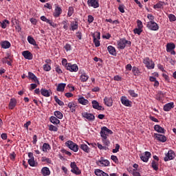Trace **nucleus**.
Instances as JSON below:
<instances>
[{"label": "nucleus", "mask_w": 176, "mask_h": 176, "mask_svg": "<svg viewBox=\"0 0 176 176\" xmlns=\"http://www.w3.org/2000/svg\"><path fill=\"white\" fill-rule=\"evenodd\" d=\"M126 45L130 47L131 46V41L126 40V38H120L117 41V47L123 50L126 47Z\"/></svg>", "instance_id": "nucleus-1"}, {"label": "nucleus", "mask_w": 176, "mask_h": 176, "mask_svg": "<svg viewBox=\"0 0 176 176\" xmlns=\"http://www.w3.org/2000/svg\"><path fill=\"white\" fill-rule=\"evenodd\" d=\"M65 145L69 149L73 151V152H78V151H79V146L72 140L67 141Z\"/></svg>", "instance_id": "nucleus-2"}, {"label": "nucleus", "mask_w": 176, "mask_h": 176, "mask_svg": "<svg viewBox=\"0 0 176 176\" xmlns=\"http://www.w3.org/2000/svg\"><path fill=\"white\" fill-rule=\"evenodd\" d=\"M71 167V173L73 174H75L76 175H80L82 174V171L80 169H79V167H78V165H76V162H71L70 164Z\"/></svg>", "instance_id": "nucleus-3"}, {"label": "nucleus", "mask_w": 176, "mask_h": 176, "mask_svg": "<svg viewBox=\"0 0 176 176\" xmlns=\"http://www.w3.org/2000/svg\"><path fill=\"white\" fill-rule=\"evenodd\" d=\"M146 27L151 31H158L159 30V25L154 22V21H150L147 23Z\"/></svg>", "instance_id": "nucleus-4"}, {"label": "nucleus", "mask_w": 176, "mask_h": 176, "mask_svg": "<svg viewBox=\"0 0 176 176\" xmlns=\"http://www.w3.org/2000/svg\"><path fill=\"white\" fill-rule=\"evenodd\" d=\"M143 63L148 69H153L155 68V63H153V60H151L148 57L144 58Z\"/></svg>", "instance_id": "nucleus-5"}, {"label": "nucleus", "mask_w": 176, "mask_h": 176, "mask_svg": "<svg viewBox=\"0 0 176 176\" xmlns=\"http://www.w3.org/2000/svg\"><path fill=\"white\" fill-rule=\"evenodd\" d=\"M175 158V152L173 150H169L167 153L165 154L164 158V162H169V160H174Z\"/></svg>", "instance_id": "nucleus-6"}, {"label": "nucleus", "mask_w": 176, "mask_h": 176, "mask_svg": "<svg viewBox=\"0 0 176 176\" xmlns=\"http://www.w3.org/2000/svg\"><path fill=\"white\" fill-rule=\"evenodd\" d=\"M113 134V132L111 131L109 129H107V126H102L100 131V136L101 137H108V135Z\"/></svg>", "instance_id": "nucleus-7"}, {"label": "nucleus", "mask_w": 176, "mask_h": 176, "mask_svg": "<svg viewBox=\"0 0 176 176\" xmlns=\"http://www.w3.org/2000/svg\"><path fill=\"white\" fill-rule=\"evenodd\" d=\"M61 13H63V9H61V7H60L58 5L55 4V10L53 13L54 17L57 19L58 17H60L61 15Z\"/></svg>", "instance_id": "nucleus-8"}, {"label": "nucleus", "mask_w": 176, "mask_h": 176, "mask_svg": "<svg viewBox=\"0 0 176 176\" xmlns=\"http://www.w3.org/2000/svg\"><path fill=\"white\" fill-rule=\"evenodd\" d=\"M152 156V154H151V152L146 151L144 154H142L140 155V159L142 160V162H144V163H148V161L149 160V157Z\"/></svg>", "instance_id": "nucleus-9"}, {"label": "nucleus", "mask_w": 176, "mask_h": 176, "mask_svg": "<svg viewBox=\"0 0 176 176\" xmlns=\"http://www.w3.org/2000/svg\"><path fill=\"white\" fill-rule=\"evenodd\" d=\"M66 69L70 72H78L79 67H78V65L76 64L72 65V63H68Z\"/></svg>", "instance_id": "nucleus-10"}, {"label": "nucleus", "mask_w": 176, "mask_h": 176, "mask_svg": "<svg viewBox=\"0 0 176 176\" xmlns=\"http://www.w3.org/2000/svg\"><path fill=\"white\" fill-rule=\"evenodd\" d=\"M91 104H92V108H94V109H97L98 111L105 110V109L102 106H100V103H98L96 100H92Z\"/></svg>", "instance_id": "nucleus-11"}, {"label": "nucleus", "mask_w": 176, "mask_h": 176, "mask_svg": "<svg viewBox=\"0 0 176 176\" xmlns=\"http://www.w3.org/2000/svg\"><path fill=\"white\" fill-rule=\"evenodd\" d=\"M12 56L8 54V56L1 59L3 64H8V65L12 66Z\"/></svg>", "instance_id": "nucleus-12"}, {"label": "nucleus", "mask_w": 176, "mask_h": 176, "mask_svg": "<svg viewBox=\"0 0 176 176\" xmlns=\"http://www.w3.org/2000/svg\"><path fill=\"white\" fill-rule=\"evenodd\" d=\"M120 101L122 105H124V107H131V101L127 99V97L122 96L120 98Z\"/></svg>", "instance_id": "nucleus-13"}, {"label": "nucleus", "mask_w": 176, "mask_h": 176, "mask_svg": "<svg viewBox=\"0 0 176 176\" xmlns=\"http://www.w3.org/2000/svg\"><path fill=\"white\" fill-rule=\"evenodd\" d=\"M99 166H104L105 167L109 166L110 163L108 160H104V157H100V160L96 162Z\"/></svg>", "instance_id": "nucleus-14"}, {"label": "nucleus", "mask_w": 176, "mask_h": 176, "mask_svg": "<svg viewBox=\"0 0 176 176\" xmlns=\"http://www.w3.org/2000/svg\"><path fill=\"white\" fill-rule=\"evenodd\" d=\"M22 56L26 60H32V58H34L32 54L30 51H28V50L23 51L22 52Z\"/></svg>", "instance_id": "nucleus-15"}, {"label": "nucleus", "mask_w": 176, "mask_h": 176, "mask_svg": "<svg viewBox=\"0 0 176 176\" xmlns=\"http://www.w3.org/2000/svg\"><path fill=\"white\" fill-rule=\"evenodd\" d=\"M104 105H107V107H112V105H113V100H112V98L105 96L104 98Z\"/></svg>", "instance_id": "nucleus-16"}, {"label": "nucleus", "mask_w": 176, "mask_h": 176, "mask_svg": "<svg viewBox=\"0 0 176 176\" xmlns=\"http://www.w3.org/2000/svg\"><path fill=\"white\" fill-rule=\"evenodd\" d=\"M173 108H174V102H170L164 105L163 109L165 112H170V110Z\"/></svg>", "instance_id": "nucleus-17"}, {"label": "nucleus", "mask_w": 176, "mask_h": 176, "mask_svg": "<svg viewBox=\"0 0 176 176\" xmlns=\"http://www.w3.org/2000/svg\"><path fill=\"white\" fill-rule=\"evenodd\" d=\"M82 115V118L87 119V120H89L90 122L96 119V116H94L93 113H83Z\"/></svg>", "instance_id": "nucleus-18"}, {"label": "nucleus", "mask_w": 176, "mask_h": 176, "mask_svg": "<svg viewBox=\"0 0 176 176\" xmlns=\"http://www.w3.org/2000/svg\"><path fill=\"white\" fill-rule=\"evenodd\" d=\"M68 108H69L71 112L74 113V112L76 111V107L78 105H76V103L75 102H70L67 104Z\"/></svg>", "instance_id": "nucleus-19"}, {"label": "nucleus", "mask_w": 176, "mask_h": 176, "mask_svg": "<svg viewBox=\"0 0 176 176\" xmlns=\"http://www.w3.org/2000/svg\"><path fill=\"white\" fill-rule=\"evenodd\" d=\"M16 105H17V100H16L14 98H11L8 106L9 109H14Z\"/></svg>", "instance_id": "nucleus-20"}, {"label": "nucleus", "mask_w": 176, "mask_h": 176, "mask_svg": "<svg viewBox=\"0 0 176 176\" xmlns=\"http://www.w3.org/2000/svg\"><path fill=\"white\" fill-rule=\"evenodd\" d=\"M43 176H49L51 174L50 169L47 167H43L41 170Z\"/></svg>", "instance_id": "nucleus-21"}, {"label": "nucleus", "mask_w": 176, "mask_h": 176, "mask_svg": "<svg viewBox=\"0 0 176 176\" xmlns=\"http://www.w3.org/2000/svg\"><path fill=\"white\" fill-rule=\"evenodd\" d=\"M87 3L89 6L94 8V9H97L100 6V3L97 1H87Z\"/></svg>", "instance_id": "nucleus-22"}, {"label": "nucleus", "mask_w": 176, "mask_h": 176, "mask_svg": "<svg viewBox=\"0 0 176 176\" xmlns=\"http://www.w3.org/2000/svg\"><path fill=\"white\" fill-rule=\"evenodd\" d=\"M79 147L83 151V152H85V153H89L90 152V148L87 144L82 143L80 144Z\"/></svg>", "instance_id": "nucleus-23"}, {"label": "nucleus", "mask_w": 176, "mask_h": 176, "mask_svg": "<svg viewBox=\"0 0 176 176\" xmlns=\"http://www.w3.org/2000/svg\"><path fill=\"white\" fill-rule=\"evenodd\" d=\"M175 49V44L174 43H169L166 44V52L167 53H170L173 52Z\"/></svg>", "instance_id": "nucleus-24"}, {"label": "nucleus", "mask_w": 176, "mask_h": 176, "mask_svg": "<svg viewBox=\"0 0 176 176\" xmlns=\"http://www.w3.org/2000/svg\"><path fill=\"white\" fill-rule=\"evenodd\" d=\"M28 42L30 45H33V46H36L37 49H39V47H38V44H36V41H35V39H34V37H32V36H28Z\"/></svg>", "instance_id": "nucleus-25"}, {"label": "nucleus", "mask_w": 176, "mask_h": 176, "mask_svg": "<svg viewBox=\"0 0 176 176\" xmlns=\"http://www.w3.org/2000/svg\"><path fill=\"white\" fill-rule=\"evenodd\" d=\"M154 130L157 133H161L162 134H164L166 133V130L159 124L154 126Z\"/></svg>", "instance_id": "nucleus-26"}, {"label": "nucleus", "mask_w": 176, "mask_h": 176, "mask_svg": "<svg viewBox=\"0 0 176 176\" xmlns=\"http://www.w3.org/2000/svg\"><path fill=\"white\" fill-rule=\"evenodd\" d=\"M155 135L156 136L157 140L160 141V142H166V141H167V138H166L164 135L155 133Z\"/></svg>", "instance_id": "nucleus-27"}, {"label": "nucleus", "mask_w": 176, "mask_h": 176, "mask_svg": "<svg viewBox=\"0 0 176 176\" xmlns=\"http://www.w3.org/2000/svg\"><path fill=\"white\" fill-rule=\"evenodd\" d=\"M164 5H167V3L164 1H160L153 6V9H155V10H157V9H162Z\"/></svg>", "instance_id": "nucleus-28"}, {"label": "nucleus", "mask_w": 176, "mask_h": 176, "mask_svg": "<svg viewBox=\"0 0 176 176\" xmlns=\"http://www.w3.org/2000/svg\"><path fill=\"white\" fill-rule=\"evenodd\" d=\"M107 50L109 53V54H111V56H116V49H115V47L112 45H109L107 47Z\"/></svg>", "instance_id": "nucleus-29"}, {"label": "nucleus", "mask_w": 176, "mask_h": 176, "mask_svg": "<svg viewBox=\"0 0 176 176\" xmlns=\"http://www.w3.org/2000/svg\"><path fill=\"white\" fill-rule=\"evenodd\" d=\"M79 104L81 105H89V100L87 99H85L83 97H80L78 99Z\"/></svg>", "instance_id": "nucleus-30"}, {"label": "nucleus", "mask_w": 176, "mask_h": 176, "mask_svg": "<svg viewBox=\"0 0 176 176\" xmlns=\"http://www.w3.org/2000/svg\"><path fill=\"white\" fill-rule=\"evenodd\" d=\"M42 151L43 152H47V151H50L52 149V146H50V144L48 143H44L42 146Z\"/></svg>", "instance_id": "nucleus-31"}, {"label": "nucleus", "mask_w": 176, "mask_h": 176, "mask_svg": "<svg viewBox=\"0 0 176 176\" xmlns=\"http://www.w3.org/2000/svg\"><path fill=\"white\" fill-rule=\"evenodd\" d=\"M70 25H71V28H70L71 31H75L76 30H78V21H72Z\"/></svg>", "instance_id": "nucleus-32"}, {"label": "nucleus", "mask_w": 176, "mask_h": 176, "mask_svg": "<svg viewBox=\"0 0 176 176\" xmlns=\"http://www.w3.org/2000/svg\"><path fill=\"white\" fill-rule=\"evenodd\" d=\"M41 94L44 97H50V91H49V90H47L46 89L42 88L41 89Z\"/></svg>", "instance_id": "nucleus-33"}, {"label": "nucleus", "mask_w": 176, "mask_h": 176, "mask_svg": "<svg viewBox=\"0 0 176 176\" xmlns=\"http://www.w3.org/2000/svg\"><path fill=\"white\" fill-rule=\"evenodd\" d=\"M50 120L53 124H60V120L57 117L51 116Z\"/></svg>", "instance_id": "nucleus-34"}, {"label": "nucleus", "mask_w": 176, "mask_h": 176, "mask_svg": "<svg viewBox=\"0 0 176 176\" xmlns=\"http://www.w3.org/2000/svg\"><path fill=\"white\" fill-rule=\"evenodd\" d=\"M151 167L155 170V171H157V170H159V162L153 160L151 162Z\"/></svg>", "instance_id": "nucleus-35"}, {"label": "nucleus", "mask_w": 176, "mask_h": 176, "mask_svg": "<svg viewBox=\"0 0 176 176\" xmlns=\"http://www.w3.org/2000/svg\"><path fill=\"white\" fill-rule=\"evenodd\" d=\"M10 46H11L10 42L8 41H5L1 43V47L3 49H9Z\"/></svg>", "instance_id": "nucleus-36"}, {"label": "nucleus", "mask_w": 176, "mask_h": 176, "mask_svg": "<svg viewBox=\"0 0 176 176\" xmlns=\"http://www.w3.org/2000/svg\"><path fill=\"white\" fill-rule=\"evenodd\" d=\"M102 142L104 143V145H106V146H109V144H111L109 140H108V137L107 136H102Z\"/></svg>", "instance_id": "nucleus-37"}, {"label": "nucleus", "mask_w": 176, "mask_h": 176, "mask_svg": "<svg viewBox=\"0 0 176 176\" xmlns=\"http://www.w3.org/2000/svg\"><path fill=\"white\" fill-rule=\"evenodd\" d=\"M65 86H67V84L65 83H60L58 85L57 87V91H63L65 89Z\"/></svg>", "instance_id": "nucleus-38"}, {"label": "nucleus", "mask_w": 176, "mask_h": 176, "mask_svg": "<svg viewBox=\"0 0 176 176\" xmlns=\"http://www.w3.org/2000/svg\"><path fill=\"white\" fill-rule=\"evenodd\" d=\"M9 24H10V22L8 21V19H6L1 22V28L4 29L6 28V27L9 26Z\"/></svg>", "instance_id": "nucleus-39"}, {"label": "nucleus", "mask_w": 176, "mask_h": 176, "mask_svg": "<svg viewBox=\"0 0 176 176\" xmlns=\"http://www.w3.org/2000/svg\"><path fill=\"white\" fill-rule=\"evenodd\" d=\"M80 80L81 82H87L89 80V76L86 73H82L80 76Z\"/></svg>", "instance_id": "nucleus-40"}, {"label": "nucleus", "mask_w": 176, "mask_h": 176, "mask_svg": "<svg viewBox=\"0 0 176 176\" xmlns=\"http://www.w3.org/2000/svg\"><path fill=\"white\" fill-rule=\"evenodd\" d=\"M54 116H56V118H57L58 119H63V113H61V111H56L54 113Z\"/></svg>", "instance_id": "nucleus-41"}, {"label": "nucleus", "mask_w": 176, "mask_h": 176, "mask_svg": "<svg viewBox=\"0 0 176 176\" xmlns=\"http://www.w3.org/2000/svg\"><path fill=\"white\" fill-rule=\"evenodd\" d=\"M75 13V10L74 9V7L70 6L68 8V12H67V17H71Z\"/></svg>", "instance_id": "nucleus-42"}, {"label": "nucleus", "mask_w": 176, "mask_h": 176, "mask_svg": "<svg viewBox=\"0 0 176 176\" xmlns=\"http://www.w3.org/2000/svg\"><path fill=\"white\" fill-rule=\"evenodd\" d=\"M129 94L131 96V97H133L134 98L138 97V94L135 93V91L133 89H129L128 91Z\"/></svg>", "instance_id": "nucleus-43"}, {"label": "nucleus", "mask_w": 176, "mask_h": 176, "mask_svg": "<svg viewBox=\"0 0 176 176\" xmlns=\"http://www.w3.org/2000/svg\"><path fill=\"white\" fill-rule=\"evenodd\" d=\"M28 164L30 166V167H36V164L35 163V158H33L32 160H28Z\"/></svg>", "instance_id": "nucleus-44"}, {"label": "nucleus", "mask_w": 176, "mask_h": 176, "mask_svg": "<svg viewBox=\"0 0 176 176\" xmlns=\"http://www.w3.org/2000/svg\"><path fill=\"white\" fill-rule=\"evenodd\" d=\"M132 72L135 76H137L140 74V69L137 67L134 66L132 67Z\"/></svg>", "instance_id": "nucleus-45"}, {"label": "nucleus", "mask_w": 176, "mask_h": 176, "mask_svg": "<svg viewBox=\"0 0 176 176\" xmlns=\"http://www.w3.org/2000/svg\"><path fill=\"white\" fill-rule=\"evenodd\" d=\"M168 17L169 21H170V23L176 21V16H175V15H174L173 14H169L168 15Z\"/></svg>", "instance_id": "nucleus-46"}, {"label": "nucleus", "mask_w": 176, "mask_h": 176, "mask_svg": "<svg viewBox=\"0 0 176 176\" xmlns=\"http://www.w3.org/2000/svg\"><path fill=\"white\" fill-rule=\"evenodd\" d=\"M54 98L56 102H57L60 105V107H63V105H64V102L58 99V97L57 96H55Z\"/></svg>", "instance_id": "nucleus-47"}, {"label": "nucleus", "mask_w": 176, "mask_h": 176, "mask_svg": "<svg viewBox=\"0 0 176 176\" xmlns=\"http://www.w3.org/2000/svg\"><path fill=\"white\" fill-rule=\"evenodd\" d=\"M94 38V43L96 46V47H99L100 46V41L98 39H97V37H96V36H93Z\"/></svg>", "instance_id": "nucleus-48"}, {"label": "nucleus", "mask_w": 176, "mask_h": 176, "mask_svg": "<svg viewBox=\"0 0 176 176\" xmlns=\"http://www.w3.org/2000/svg\"><path fill=\"white\" fill-rule=\"evenodd\" d=\"M49 131H58V128H57V126L53 125V124H51L49 126Z\"/></svg>", "instance_id": "nucleus-49"}, {"label": "nucleus", "mask_w": 176, "mask_h": 176, "mask_svg": "<svg viewBox=\"0 0 176 176\" xmlns=\"http://www.w3.org/2000/svg\"><path fill=\"white\" fill-rule=\"evenodd\" d=\"M142 32V29L136 28L133 30V34H137L138 35H141V33Z\"/></svg>", "instance_id": "nucleus-50"}, {"label": "nucleus", "mask_w": 176, "mask_h": 176, "mask_svg": "<svg viewBox=\"0 0 176 176\" xmlns=\"http://www.w3.org/2000/svg\"><path fill=\"white\" fill-rule=\"evenodd\" d=\"M55 71L58 74V75H60V74H63V69H61V67H60L58 65L55 66Z\"/></svg>", "instance_id": "nucleus-51"}, {"label": "nucleus", "mask_w": 176, "mask_h": 176, "mask_svg": "<svg viewBox=\"0 0 176 176\" xmlns=\"http://www.w3.org/2000/svg\"><path fill=\"white\" fill-rule=\"evenodd\" d=\"M43 69L44 71H46V72H49L52 69V67L47 64H45L43 65Z\"/></svg>", "instance_id": "nucleus-52"}, {"label": "nucleus", "mask_w": 176, "mask_h": 176, "mask_svg": "<svg viewBox=\"0 0 176 176\" xmlns=\"http://www.w3.org/2000/svg\"><path fill=\"white\" fill-rule=\"evenodd\" d=\"M137 27L138 28H140L142 30V28H144V25H142V21H141L139 19L137 20Z\"/></svg>", "instance_id": "nucleus-53"}, {"label": "nucleus", "mask_w": 176, "mask_h": 176, "mask_svg": "<svg viewBox=\"0 0 176 176\" xmlns=\"http://www.w3.org/2000/svg\"><path fill=\"white\" fill-rule=\"evenodd\" d=\"M62 24H63L64 30H65L67 31V30H68V21L65 20V21H62Z\"/></svg>", "instance_id": "nucleus-54"}, {"label": "nucleus", "mask_w": 176, "mask_h": 176, "mask_svg": "<svg viewBox=\"0 0 176 176\" xmlns=\"http://www.w3.org/2000/svg\"><path fill=\"white\" fill-rule=\"evenodd\" d=\"M120 148V145L119 144H116V148L112 150L113 153H118V151H119Z\"/></svg>", "instance_id": "nucleus-55"}, {"label": "nucleus", "mask_w": 176, "mask_h": 176, "mask_svg": "<svg viewBox=\"0 0 176 176\" xmlns=\"http://www.w3.org/2000/svg\"><path fill=\"white\" fill-rule=\"evenodd\" d=\"M118 10L121 12V13H124V5L123 4H120L119 7H118Z\"/></svg>", "instance_id": "nucleus-56"}, {"label": "nucleus", "mask_w": 176, "mask_h": 176, "mask_svg": "<svg viewBox=\"0 0 176 176\" xmlns=\"http://www.w3.org/2000/svg\"><path fill=\"white\" fill-rule=\"evenodd\" d=\"M60 152L62 153H65V155H67V156H72V153H71V152H69V151H67V150H65V149H61L60 150Z\"/></svg>", "instance_id": "nucleus-57"}, {"label": "nucleus", "mask_w": 176, "mask_h": 176, "mask_svg": "<svg viewBox=\"0 0 176 176\" xmlns=\"http://www.w3.org/2000/svg\"><path fill=\"white\" fill-rule=\"evenodd\" d=\"M111 160L114 162V163H119V160L118 159V157L116 155H111Z\"/></svg>", "instance_id": "nucleus-58"}, {"label": "nucleus", "mask_w": 176, "mask_h": 176, "mask_svg": "<svg viewBox=\"0 0 176 176\" xmlns=\"http://www.w3.org/2000/svg\"><path fill=\"white\" fill-rule=\"evenodd\" d=\"M42 162H46L47 163H49L50 164V163H52V160H50V158H47L46 157H43L41 158Z\"/></svg>", "instance_id": "nucleus-59"}, {"label": "nucleus", "mask_w": 176, "mask_h": 176, "mask_svg": "<svg viewBox=\"0 0 176 176\" xmlns=\"http://www.w3.org/2000/svg\"><path fill=\"white\" fill-rule=\"evenodd\" d=\"M87 21L89 24H91V23H93V21H94V17L91 15H88Z\"/></svg>", "instance_id": "nucleus-60"}, {"label": "nucleus", "mask_w": 176, "mask_h": 176, "mask_svg": "<svg viewBox=\"0 0 176 176\" xmlns=\"http://www.w3.org/2000/svg\"><path fill=\"white\" fill-rule=\"evenodd\" d=\"M36 77V76H35V74H34V73H32L31 72H28V78H29V79L32 80V79H34Z\"/></svg>", "instance_id": "nucleus-61"}, {"label": "nucleus", "mask_w": 176, "mask_h": 176, "mask_svg": "<svg viewBox=\"0 0 176 176\" xmlns=\"http://www.w3.org/2000/svg\"><path fill=\"white\" fill-rule=\"evenodd\" d=\"M162 76L165 79L166 82H168V83H170V77L168 76V75L166 74H163Z\"/></svg>", "instance_id": "nucleus-62"}, {"label": "nucleus", "mask_w": 176, "mask_h": 176, "mask_svg": "<svg viewBox=\"0 0 176 176\" xmlns=\"http://www.w3.org/2000/svg\"><path fill=\"white\" fill-rule=\"evenodd\" d=\"M62 65L65 67V68H67V67H68V61L67 60V59L63 58L62 60Z\"/></svg>", "instance_id": "nucleus-63"}, {"label": "nucleus", "mask_w": 176, "mask_h": 176, "mask_svg": "<svg viewBox=\"0 0 176 176\" xmlns=\"http://www.w3.org/2000/svg\"><path fill=\"white\" fill-rule=\"evenodd\" d=\"M64 48L65 49L66 52H69V50H72L71 45H70L69 44H68V43H67V44L65 45Z\"/></svg>", "instance_id": "nucleus-64"}]
</instances>
